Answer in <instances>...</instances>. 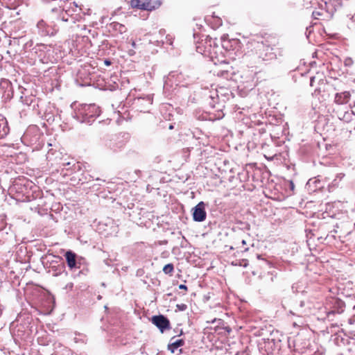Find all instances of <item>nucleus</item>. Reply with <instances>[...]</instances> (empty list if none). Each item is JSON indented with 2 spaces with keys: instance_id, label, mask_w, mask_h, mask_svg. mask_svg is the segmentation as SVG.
Listing matches in <instances>:
<instances>
[{
  "instance_id": "13",
  "label": "nucleus",
  "mask_w": 355,
  "mask_h": 355,
  "mask_svg": "<svg viewBox=\"0 0 355 355\" xmlns=\"http://www.w3.org/2000/svg\"><path fill=\"white\" fill-rule=\"evenodd\" d=\"M45 25V22L43 21V20H40V21H38L37 26L39 28H42Z\"/></svg>"
},
{
  "instance_id": "22",
  "label": "nucleus",
  "mask_w": 355,
  "mask_h": 355,
  "mask_svg": "<svg viewBox=\"0 0 355 355\" xmlns=\"http://www.w3.org/2000/svg\"><path fill=\"white\" fill-rule=\"evenodd\" d=\"M173 128V125H170V127H169L170 129H172Z\"/></svg>"
},
{
  "instance_id": "16",
  "label": "nucleus",
  "mask_w": 355,
  "mask_h": 355,
  "mask_svg": "<svg viewBox=\"0 0 355 355\" xmlns=\"http://www.w3.org/2000/svg\"><path fill=\"white\" fill-rule=\"evenodd\" d=\"M179 288L182 290H187V287L184 284H180L179 286Z\"/></svg>"
},
{
  "instance_id": "17",
  "label": "nucleus",
  "mask_w": 355,
  "mask_h": 355,
  "mask_svg": "<svg viewBox=\"0 0 355 355\" xmlns=\"http://www.w3.org/2000/svg\"><path fill=\"white\" fill-rule=\"evenodd\" d=\"M338 2V4L341 6L343 4V0H336Z\"/></svg>"
},
{
  "instance_id": "8",
  "label": "nucleus",
  "mask_w": 355,
  "mask_h": 355,
  "mask_svg": "<svg viewBox=\"0 0 355 355\" xmlns=\"http://www.w3.org/2000/svg\"><path fill=\"white\" fill-rule=\"evenodd\" d=\"M345 303L340 298H334V313H341L344 311Z\"/></svg>"
},
{
  "instance_id": "18",
  "label": "nucleus",
  "mask_w": 355,
  "mask_h": 355,
  "mask_svg": "<svg viewBox=\"0 0 355 355\" xmlns=\"http://www.w3.org/2000/svg\"><path fill=\"white\" fill-rule=\"evenodd\" d=\"M105 63L107 65H109V64H110V62L105 60Z\"/></svg>"
},
{
  "instance_id": "3",
  "label": "nucleus",
  "mask_w": 355,
  "mask_h": 355,
  "mask_svg": "<svg viewBox=\"0 0 355 355\" xmlns=\"http://www.w3.org/2000/svg\"><path fill=\"white\" fill-rule=\"evenodd\" d=\"M324 75L322 73H317L315 76L311 78L310 84L311 86H315V83L318 84V87L317 89L318 91H325L327 89L326 86L327 85V81L326 79H324Z\"/></svg>"
},
{
  "instance_id": "19",
  "label": "nucleus",
  "mask_w": 355,
  "mask_h": 355,
  "mask_svg": "<svg viewBox=\"0 0 355 355\" xmlns=\"http://www.w3.org/2000/svg\"><path fill=\"white\" fill-rule=\"evenodd\" d=\"M345 108H346L347 110V111L345 110V114H347V113L348 112L349 107H346Z\"/></svg>"
},
{
  "instance_id": "11",
  "label": "nucleus",
  "mask_w": 355,
  "mask_h": 355,
  "mask_svg": "<svg viewBox=\"0 0 355 355\" xmlns=\"http://www.w3.org/2000/svg\"><path fill=\"white\" fill-rule=\"evenodd\" d=\"M174 266L172 263H168L163 268V272L165 274H171L173 272Z\"/></svg>"
},
{
  "instance_id": "15",
  "label": "nucleus",
  "mask_w": 355,
  "mask_h": 355,
  "mask_svg": "<svg viewBox=\"0 0 355 355\" xmlns=\"http://www.w3.org/2000/svg\"><path fill=\"white\" fill-rule=\"evenodd\" d=\"M352 62V60L350 58H347L345 60V65H350Z\"/></svg>"
},
{
  "instance_id": "4",
  "label": "nucleus",
  "mask_w": 355,
  "mask_h": 355,
  "mask_svg": "<svg viewBox=\"0 0 355 355\" xmlns=\"http://www.w3.org/2000/svg\"><path fill=\"white\" fill-rule=\"evenodd\" d=\"M193 218L195 221L202 222L206 218V211L203 202H199L194 208Z\"/></svg>"
},
{
  "instance_id": "1",
  "label": "nucleus",
  "mask_w": 355,
  "mask_h": 355,
  "mask_svg": "<svg viewBox=\"0 0 355 355\" xmlns=\"http://www.w3.org/2000/svg\"><path fill=\"white\" fill-rule=\"evenodd\" d=\"M132 5L143 10H152L158 8L160 3L155 0H132Z\"/></svg>"
},
{
  "instance_id": "6",
  "label": "nucleus",
  "mask_w": 355,
  "mask_h": 355,
  "mask_svg": "<svg viewBox=\"0 0 355 355\" xmlns=\"http://www.w3.org/2000/svg\"><path fill=\"white\" fill-rule=\"evenodd\" d=\"M350 98V94L349 92H344L341 93H336L334 97V101L338 104H347Z\"/></svg>"
},
{
  "instance_id": "12",
  "label": "nucleus",
  "mask_w": 355,
  "mask_h": 355,
  "mask_svg": "<svg viewBox=\"0 0 355 355\" xmlns=\"http://www.w3.org/2000/svg\"><path fill=\"white\" fill-rule=\"evenodd\" d=\"M260 57L262 58L263 60H270L275 58V55L272 52H270L268 53H266L264 56H263L261 54H260Z\"/></svg>"
},
{
  "instance_id": "7",
  "label": "nucleus",
  "mask_w": 355,
  "mask_h": 355,
  "mask_svg": "<svg viewBox=\"0 0 355 355\" xmlns=\"http://www.w3.org/2000/svg\"><path fill=\"white\" fill-rule=\"evenodd\" d=\"M65 258L67 262V265L71 269L76 267V261L75 253L72 252L71 251H67L65 253Z\"/></svg>"
},
{
  "instance_id": "20",
  "label": "nucleus",
  "mask_w": 355,
  "mask_h": 355,
  "mask_svg": "<svg viewBox=\"0 0 355 355\" xmlns=\"http://www.w3.org/2000/svg\"><path fill=\"white\" fill-rule=\"evenodd\" d=\"M132 46L133 47H135V42H132Z\"/></svg>"
},
{
  "instance_id": "5",
  "label": "nucleus",
  "mask_w": 355,
  "mask_h": 355,
  "mask_svg": "<svg viewBox=\"0 0 355 355\" xmlns=\"http://www.w3.org/2000/svg\"><path fill=\"white\" fill-rule=\"evenodd\" d=\"M99 107L95 105H86L84 107V116L85 119H88V122H90V118H95L100 114Z\"/></svg>"
},
{
  "instance_id": "2",
  "label": "nucleus",
  "mask_w": 355,
  "mask_h": 355,
  "mask_svg": "<svg viewBox=\"0 0 355 355\" xmlns=\"http://www.w3.org/2000/svg\"><path fill=\"white\" fill-rule=\"evenodd\" d=\"M152 322L162 333L171 328L169 320L164 315H155L152 318Z\"/></svg>"
},
{
  "instance_id": "10",
  "label": "nucleus",
  "mask_w": 355,
  "mask_h": 355,
  "mask_svg": "<svg viewBox=\"0 0 355 355\" xmlns=\"http://www.w3.org/2000/svg\"><path fill=\"white\" fill-rule=\"evenodd\" d=\"M9 132V128L7 125V122L5 120H2V123H0V137H3L8 135Z\"/></svg>"
},
{
  "instance_id": "21",
  "label": "nucleus",
  "mask_w": 355,
  "mask_h": 355,
  "mask_svg": "<svg viewBox=\"0 0 355 355\" xmlns=\"http://www.w3.org/2000/svg\"><path fill=\"white\" fill-rule=\"evenodd\" d=\"M120 27L122 28H124V26L121 24H119Z\"/></svg>"
},
{
  "instance_id": "9",
  "label": "nucleus",
  "mask_w": 355,
  "mask_h": 355,
  "mask_svg": "<svg viewBox=\"0 0 355 355\" xmlns=\"http://www.w3.org/2000/svg\"><path fill=\"white\" fill-rule=\"evenodd\" d=\"M173 340V338L171 340V342L168 345V350H170L172 353H173L175 349H177L179 347L182 346L184 344V340L182 339H178L172 341Z\"/></svg>"
},
{
  "instance_id": "14",
  "label": "nucleus",
  "mask_w": 355,
  "mask_h": 355,
  "mask_svg": "<svg viewBox=\"0 0 355 355\" xmlns=\"http://www.w3.org/2000/svg\"><path fill=\"white\" fill-rule=\"evenodd\" d=\"M177 306L181 311H184L187 309V305L184 304H178Z\"/></svg>"
}]
</instances>
